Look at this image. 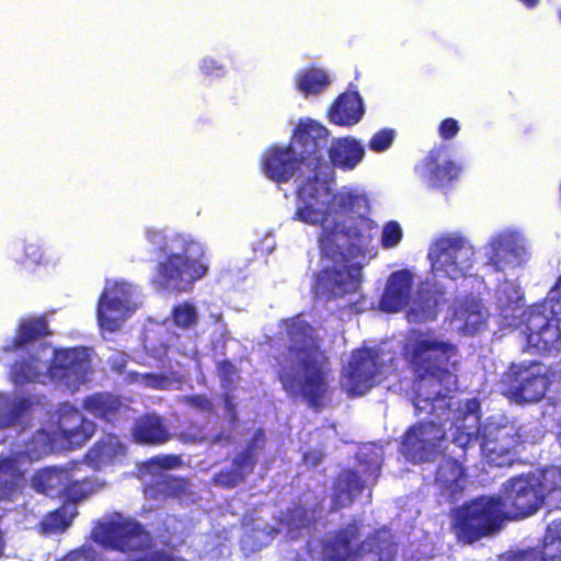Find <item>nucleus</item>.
Returning <instances> with one entry per match:
<instances>
[{"label": "nucleus", "instance_id": "bf43d9fd", "mask_svg": "<svg viewBox=\"0 0 561 561\" xmlns=\"http://www.w3.org/2000/svg\"><path fill=\"white\" fill-rule=\"evenodd\" d=\"M262 436H263V435H262V433H259V434L256 435V437H255V442L260 440Z\"/></svg>", "mask_w": 561, "mask_h": 561}, {"label": "nucleus", "instance_id": "c9c22d12", "mask_svg": "<svg viewBox=\"0 0 561 561\" xmlns=\"http://www.w3.org/2000/svg\"><path fill=\"white\" fill-rule=\"evenodd\" d=\"M46 333L47 328L43 318L26 319L20 324L19 333L15 337V343L18 346H22L26 342Z\"/></svg>", "mask_w": 561, "mask_h": 561}, {"label": "nucleus", "instance_id": "bb28decb", "mask_svg": "<svg viewBox=\"0 0 561 561\" xmlns=\"http://www.w3.org/2000/svg\"><path fill=\"white\" fill-rule=\"evenodd\" d=\"M465 476L461 466L451 459L444 460L436 473V483L440 491L454 499L465 486Z\"/></svg>", "mask_w": 561, "mask_h": 561}, {"label": "nucleus", "instance_id": "f3484780", "mask_svg": "<svg viewBox=\"0 0 561 561\" xmlns=\"http://www.w3.org/2000/svg\"><path fill=\"white\" fill-rule=\"evenodd\" d=\"M95 432L93 422L85 420L81 413L70 407L65 405L61 410L58 432L55 433L58 443H64V449L83 445Z\"/></svg>", "mask_w": 561, "mask_h": 561}, {"label": "nucleus", "instance_id": "a18cd8bd", "mask_svg": "<svg viewBox=\"0 0 561 561\" xmlns=\"http://www.w3.org/2000/svg\"><path fill=\"white\" fill-rule=\"evenodd\" d=\"M394 139V130L383 129L373 136L369 148L377 152L383 151L390 147Z\"/></svg>", "mask_w": 561, "mask_h": 561}, {"label": "nucleus", "instance_id": "e433bc0d", "mask_svg": "<svg viewBox=\"0 0 561 561\" xmlns=\"http://www.w3.org/2000/svg\"><path fill=\"white\" fill-rule=\"evenodd\" d=\"M20 408L14 398L0 393V428H7L15 423Z\"/></svg>", "mask_w": 561, "mask_h": 561}, {"label": "nucleus", "instance_id": "a211bd4d", "mask_svg": "<svg viewBox=\"0 0 561 561\" xmlns=\"http://www.w3.org/2000/svg\"><path fill=\"white\" fill-rule=\"evenodd\" d=\"M529 331L528 346L537 352H551L560 342V330L556 319L549 320L538 309H533L526 322Z\"/></svg>", "mask_w": 561, "mask_h": 561}, {"label": "nucleus", "instance_id": "c85d7f7f", "mask_svg": "<svg viewBox=\"0 0 561 561\" xmlns=\"http://www.w3.org/2000/svg\"><path fill=\"white\" fill-rule=\"evenodd\" d=\"M437 158V152H431L423 163L417 167L420 174L428 178L434 184H443L457 178L460 168L451 161L438 163Z\"/></svg>", "mask_w": 561, "mask_h": 561}, {"label": "nucleus", "instance_id": "3c124183", "mask_svg": "<svg viewBox=\"0 0 561 561\" xmlns=\"http://www.w3.org/2000/svg\"><path fill=\"white\" fill-rule=\"evenodd\" d=\"M64 561H89V557L84 552H72Z\"/></svg>", "mask_w": 561, "mask_h": 561}, {"label": "nucleus", "instance_id": "79ce46f5", "mask_svg": "<svg viewBox=\"0 0 561 561\" xmlns=\"http://www.w3.org/2000/svg\"><path fill=\"white\" fill-rule=\"evenodd\" d=\"M275 529L271 528L267 531L265 528L261 529L259 526L252 529L251 534H247L242 538V543L244 547H249L251 549H260L263 546L267 545V542L274 537Z\"/></svg>", "mask_w": 561, "mask_h": 561}, {"label": "nucleus", "instance_id": "412c9836", "mask_svg": "<svg viewBox=\"0 0 561 561\" xmlns=\"http://www.w3.org/2000/svg\"><path fill=\"white\" fill-rule=\"evenodd\" d=\"M437 285L438 283L431 277L426 278L424 288L411 300L408 307L407 318L409 322L422 323L436 319L439 300L436 295H428L425 291L430 287H437Z\"/></svg>", "mask_w": 561, "mask_h": 561}, {"label": "nucleus", "instance_id": "f704fd0d", "mask_svg": "<svg viewBox=\"0 0 561 561\" xmlns=\"http://www.w3.org/2000/svg\"><path fill=\"white\" fill-rule=\"evenodd\" d=\"M522 297L520 288L515 283L508 280L502 283L495 293L496 304L502 311L514 309V306L522 300Z\"/></svg>", "mask_w": 561, "mask_h": 561}, {"label": "nucleus", "instance_id": "6ab92c4d", "mask_svg": "<svg viewBox=\"0 0 561 561\" xmlns=\"http://www.w3.org/2000/svg\"><path fill=\"white\" fill-rule=\"evenodd\" d=\"M413 275L410 271L394 272L388 278L385 293L379 301V308L386 312H398L409 307Z\"/></svg>", "mask_w": 561, "mask_h": 561}, {"label": "nucleus", "instance_id": "37998d69", "mask_svg": "<svg viewBox=\"0 0 561 561\" xmlns=\"http://www.w3.org/2000/svg\"><path fill=\"white\" fill-rule=\"evenodd\" d=\"M402 239V229L396 221H389L385 225L381 232V244L383 248L390 249L399 244Z\"/></svg>", "mask_w": 561, "mask_h": 561}, {"label": "nucleus", "instance_id": "0eeeda50", "mask_svg": "<svg viewBox=\"0 0 561 561\" xmlns=\"http://www.w3.org/2000/svg\"><path fill=\"white\" fill-rule=\"evenodd\" d=\"M428 259L432 263V279L437 283L445 277L456 279L471 270L474 248L461 236L447 234L434 242Z\"/></svg>", "mask_w": 561, "mask_h": 561}, {"label": "nucleus", "instance_id": "473e14b6", "mask_svg": "<svg viewBox=\"0 0 561 561\" xmlns=\"http://www.w3.org/2000/svg\"><path fill=\"white\" fill-rule=\"evenodd\" d=\"M329 83L328 75L321 69L300 71L296 78V85L305 95L320 93Z\"/></svg>", "mask_w": 561, "mask_h": 561}, {"label": "nucleus", "instance_id": "f257e3e1", "mask_svg": "<svg viewBox=\"0 0 561 561\" xmlns=\"http://www.w3.org/2000/svg\"><path fill=\"white\" fill-rule=\"evenodd\" d=\"M313 169L302 163L294 144L271 147L262 157V170L268 179L287 182L297 172L304 178L294 218L320 228L318 244L322 260L328 261L316 291L341 297L357 290L363 265L376 255L371 244L376 225L366 217L368 201L363 194L347 187L333 194L328 179Z\"/></svg>", "mask_w": 561, "mask_h": 561}, {"label": "nucleus", "instance_id": "6e6552de", "mask_svg": "<svg viewBox=\"0 0 561 561\" xmlns=\"http://www.w3.org/2000/svg\"><path fill=\"white\" fill-rule=\"evenodd\" d=\"M141 306L136 286L125 280H107L98 305V321L103 330L114 332L123 327Z\"/></svg>", "mask_w": 561, "mask_h": 561}, {"label": "nucleus", "instance_id": "aec40b11", "mask_svg": "<svg viewBox=\"0 0 561 561\" xmlns=\"http://www.w3.org/2000/svg\"><path fill=\"white\" fill-rule=\"evenodd\" d=\"M485 317L486 310L482 304L476 298H470L455 306L450 323L455 330L463 334H474L484 325Z\"/></svg>", "mask_w": 561, "mask_h": 561}, {"label": "nucleus", "instance_id": "49530a36", "mask_svg": "<svg viewBox=\"0 0 561 561\" xmlns=\"http://www.w3.org/2000/svg\"><path fill=\"white\" fill-rule=\"evenodd\" d=\"M543 309H549L556 317L561 316V276L559 277L556 286L549 293L543 305Z\"/></svg>", "mask_w": 561, "mask_h": 561}, {"label": "nucleus", "instance_id": "8fccbe9b", "mask_svg": "<svg viewBox=\"0 0 561 561\" xmlns=\"http://www.w3.org/2000/svg\"><path fill=\"white\" fill-rule=\"evenodd\" d=\"M26 256L38 263L42 260L41 249L36 244H30L26 249Z\"/></svg>", "mask_w": 561, "mask_h": 561}, {"label": "nucleus", "instance_id": "4c0bfd02", "mask_svg": "<svg viewBox=\"0 0 561 561\" xmlns=\"http://www.w3.org/2000/svg\"><path fill=\"white\" fill-rule=\"evenodd\" d=\"M75 514L73 506H64L47 516L44 526L49 531H64L71 524Z\"/></svg>", "mask_w": 561, "mask_h": 561}, {"label": "nucleus", "instance_id": "6e6d98bb", "mask_svg": "<svg viewBox=\"0 0 561 561\" xmlns=\"http://www.w3.org/2000/svg\"><path fill=\"white\" fill-rule=\"evenodd\" d=\"M5 543L3 540L2 533L0 531V558L3 556Z\"/></svg>", "mask_w": 561, "mask_h": 561}, {"label": "nucleus", "instance_id": "1a4fd4ad", "mask_svg": "<svg viewBox=\"0 0 561 561\" xmlns=\"http://www.w3.org/2000/svg\"><path fill=\"white\" fill-rule=\"evenodd\" d=\"M65 444L45 431L37 432L25 449L14 451L9 457H0V500L11 499L22 483V465L25 459L38 460L54 450L64 449Z\"/></svg>", "mask_w": 561, "mask_h": 561}, {"label": "nucleus", "instance_id": "20e7f679", "mask_svg": "<svg viewBox=\"0 0 561 561\" xmlns=\"http://www.w3.org/2000/svg\"><path fill=\"white\" fill-rule=\"evenodd\" d=\"M286 325L289 346L280 363L279 379L290 396L302 397L314 404L327 391V358L308 323L297 318Z\"/></svg>", "mask_w": 561, "mask_h": 561}, {"label": "nucleus", "instance_id": "4d7b16f0", "mask_svg": "<svg viewBox=\"0 0 561 561\" xmlns=\"http://www.w3.org/2000/svg\"><path fill=\"white\" fill-rule=\"evenodd\" d=\"M524 2L527 7H534L537 4L538 0H520Z\"/></svg>", "mask_w": 561, "mask_h": 561}, {"label": "nucleus", "instance_id": "4468645a", "mask_svg": "<svg viewBox=\"0 0 561 561\" xmlns=\"http://www.w3.org/2000/svg\"><path fill=\"white\" fill-rule=\"evenodd\" d=\"M328 129L314 121H301L294 134L293 144L298 148L301 161L313 171L319 170L328 179L331 168L324 161L322 150L327 146Z\"/></svg>", "mask_w": 561, "mask_h": 561}, {"label": "nucleus", "instance_id": "5fc2aeb1", "mask_svg": "<svg viewBox=\"0 0 561 561\" xmlns=\"http://www.w3.org/2000/svg\"><path fill=\"white\" fill-rule=\"evenodd\" d=\"M304 458H305V461L307 463H311L312 466H316V465H318L320 462L321 455H318V454L317 455L316 454L314 455L306 454L304 456Z\"/></svg>", "mask_w": 561, "mask_h": 561}, {"label": "nucleus", "instance_id": "dca6fc26", "mask_svg": "<svg viewBox=\"0 0 561 561\" xmlns=\"http://www.w3.org/2000/svg\"><path fill=\"white\" fill-rule=\"evenodd\" d=\"M510 377H514L510 396L520 403L541 400L548 385L558 383V380L550 381L546 367L537 363L513 368ZM556 387L559 388L560 386L557 385Z\"/></svg>", "mask_w": 561, "mask_h": 561}, {"label": "nucleus", "instance_id": "7c9ffc66", "mask_svg": "<svg viewBox=\"0 0 561 561\" xmlns=\"http://www.w3.org/2000/svg\"><path fill=\"white\" fill-rule=\"evenodd\" d=\"M366 481L360 482L357 474L353 472L342 473L336 482L334 502L339 507H344L352 503L353 499L358 495Z\"/></svg>", "mask_w": 561, "mask_h": 561}, {"label": "nucleus", "instance_id": "864d4df0", "mask_svg": "<svg viewBox=\"0 0 561 561\" xmlns=\"http://www.w3.org/2000/svg\"><path fill=\"white\" fill-rule=\"evenodd\" d=\"M192 403L202 409H208L209 402L204 397H195L191 399Z\"/></svg>", "mask_w": 561, "mask_h": 561}, {"label": "nucleus", "instance_id": "c756f323", "mask_svg": "<svg viewBox=\"0 0 561 561\" xmlns=\"http://www.w3.org/2000/svg\"><path fill=\"white\" fill-rule=\"evenodd\" d=\"M124 454V445L115 435H105L87 455L89 465L99 468Z\"/></svg>", "mask_w": 561, "mask_h": 561}, {"label": "nucleus", "instance_id": "13d9d810", "mask_svg": "<svg viewBox=\"0 0 561 561\" xmlns=\"http://www.w3.org/2000/svg\"><path fill=\"white\" fill-rule=\"evenodd\" d=\"M376 472H377V469H374V472H373V481H375V480H376V478H377V473H376Z\"/></svg>", "mask_w": 561, "mask_h": 561}, {"label": "nucleus", "instance_id": "cd10ccee", "mask_svg": "<svg viewBox=\"0 0 561 561\" xmlns=\"http://www.w3.org/2000/svg\"><path fill=\"white\" fill-rule=\"evenodd\" d=\"M84 409L95 417L114 422L127 408L117 398L107 393H99L84 400Z\"/></svg>", "mask_w": 561, "mask_h": 561}, {"label": "nucleus", "instance_id": "2f4dec72", "mask_svg": "<svg viewBox=\"0 0 561 561\" xmlns=\"http://www.w3.org/2000/svg\"><path fill=\"white\" fill-rule=\"evenodd\" d=\"M255 460L253 458L252 451L248 450L244 455L239 456L233 462V470L230 472H220L215 481L217 484L222 486L232 488L238 485L247 474H249L253 467Z\"/></svg>", "mask_w": 561, "mask_h": 561}, {"label": "nucleus", "instance_id": "7ed1b4c3", "mask_svg": "<svg viewBox=\"0 0 561 561\" xmlns=\"http://www.w3.org/2000/svg\"><path fill=\"white\" fill-rule=\"evenodd\" d=\"M536 482L529 473L512 478L500 499L480 497L458 508L454 523L457 537L471 543L496 530L505 518H524L537 512L542 495Z\"/></svg>", "mask_w": 561, "mask_h": 561}, {"label": "nucleus", "instance_id": "423d86ee", "mask_svg": "<svg viewBox=\"0 0 561 561\" xmlns=\"http://www.w3.org/2000/svg\"><path fill=\"white\" fill-rule=\"evenodd\" d=\"M89 373L90 355L87 350L55 352L49 346H42L38 356H32L28 362L14 364L11 378L15 385L58 380L65 381L69 388H76L88 380Z\"/></svg>", "mask_w": 561, "mask_h": 561}, {"label": "nucleus", "instance_id": "2eb2a0df", "mask_svg": "<svg viewBox=\"0 0 561 561\" xmlns=\"http://www.w3.org/2000/svg\"><path fill=\"white\" fill-rule=\"evenodd\" d=\"M485 265L496 272L515 268L528 260L523 239L514 232L493 236L483 248Z\"/></svg>", "mask_w": 561, "mask_h": 561}, {"label": "nucleus", "instance_id": "b1692460", "mask_svg": "<svg viewBox=\"0 0 561 561\" xmlns=\"http://www.w3.org/2000/svg\"><path fill=\"white\" fill-rule=\"evenodd\" d=\"M329 152L334 165L351 170L362 161L365 150L355 139L341 138L332 144Z\"/></svg>", "mask_w": 561, "mask_h": 561}, {"label": "nucleus", "instance_id": "393cba45", "mask_svg": "<svg viewBox=\"0 0 561 561\" xmlns=\"http://www.w3.org/2000/svg\"><path fill=\"white\" fill-rule=\"evenodd\" d=\"M69 481L70 474L68 471L59 468H45L34 474L32 488L49 496H59Z\"/></svg>", "mask_w": 561, "mask_h": 561}, {"label": "nucleus", "instance_id": "58836bf2", "mask_svg": "<svg viewBox=\"0 0 561 561\" xmlns=\"http://www.w3.org/2000/svg\"><path fill=\"white\" fill-rule=\"evenodd\" d=\"M94 491L95 489L92 481H79L78 479L73 480L72 477L70 476V481L66 483V485L64 486V492L61 495H64L66 499L72 502H77L84 499Z\"/></svg>", "mask_w": 561, "mask_h": 561}, {"label": "nucleus", "instance_id": "09e8293b", "mask_svg": "<svg viewBox=\"0 0 561 561\" xmlns=\"http://www.w3.org/2000/svg\"><path fill=\"white\" fill-rule=\"evenodd\" d=\"M458 130V123L453 118H446L439 125V134L444 139L453 138L457 135Z\"/></svg>", "mask_w": 561, "mask_h": 561}, {"label": "nucleus", "instance_id": "f03ea898", "mask_svg": "<svg viewBox=\"0 0 561 561\" xmlns=\"http://www.w3.org/2000/svg\"><path fill=\"white\" fill-rule=\"evenodd\" d=\"M402 354L420 377L415 386V410L431 415L430 421L414 425L405 434L401 453L407 459L431 460L445 448L447 431L461 448L478 442L479 402L447 399L457 386L455 375L448 369L456 365L457 346L433 332L412 330L405 336Z\"/></svg>", "mask_w": 561, "mask_h": 561}, {"label": "nucleus", "instance_id": "4be33fe9", "mask_svg": "<svg viewBox=\"0 0 561 561\" xmlns=\"http://www.w3.org/2000/svg\"><path fill=\"white\" fill-rule=\"evenodd\" d=\"M515 561H561V519L548 525L540 556L535 550L523 551Z\"/></svg>", "mask_w": 561, "mask_h": 561}, {"label": "nucleus", "instance_id": "72a5a7b5", "mask_svg": "<svg viewBox=\"0 0 561 561\" xmlns=\"http://www.w3.org/2000/svg\"><path fill=\"white\" fill-rule=\"evenodd\" d=\"M537 480L536 488L542 495V501L553 492H561V468L549 467L537 473H529Z\"/></svg>", "mask_w": 561, "mask_h": 561}, {"label": "nucleus", "instance_id": "a19ab883", "mask_svg": "<svg viewBox=\"0 0 561 561\" xmlns=\"http://www.w3.org/2000/svg\"><path fill=\"white\" fill-rule=\"evenodd\" d=\"M310 518L307 517V512L301 508H296L289 517H287L286 522L280 523V529H277V533H282L286 529L287 535L290 538L296 537V530L300 528H305L309 525Z\"/></svg>", "mask_w": 561, "mask_h": 561}, {"label": "nucleus", "instance_id": "c03bdc74", "mask_svg": "<svg viewBox=\"0 0 561 561\" xmlns=\"http://www.w3.org/2000/svg\"><path fill=\"white\" fill-rule=\"evenodd\" d=\"M181 463V459L173 455H161L150 459L146 463V470L154 473L159 469H174Z\"/></svg>", "mask_w": 561, "mask_h": 561}, {"label": "nucleus", "instance_id": "f8f14e48", "mask_svg": "<svg viewBox=\"0 0 561 561\" xmlns=\"http://www.w3.org/2000/svg\"><path fill=\"white\" fill-rule=\"evenodd\" d=\"M92 537L105 548L119 551H139L149 543V535L135 520L119 514L99 523Z\"/></svg>", "mask_w": 561, "mask_h": 561}, {"label": "nucleus", "instance_id": "39448f33", "mask_svg": "<svg viewBox=\"0 0 561 561\" xmlns=\"http://www.w3.org/2000/svg\"><path fill=\"white\" fill-rule=\"evenodd\" d=\"M147 238L153 248L159 249V275L165 287L187 290L208 271L204 247L188 236L176 234L165 238L158 230H148Z\"/></svg>", "mask_w": 561, "mask_h": 561}, {"label": "nucleus", "instance_id": "de8ad7c7", "mask_svg": "<svg viewBox=\"0 0 561 561\" xmlns=\"http://www.w3.org/2000/svg\"><path fill=\"white\" fill-rule=\"evenodd\" d=\"M136 381L151 388H165L168 380L158 375H137Z\"/></svg>", "mask_w": 561, "mask_h": 561}, {"label": "nucleus", "instance_id": "ea45409f", "mask_svg": "<svg viewBox=\"0 0 561 561\" xmlns=\"http://www.w3.org/2000/svg\"><path fill=\"white\" fill-rule=\"evenodd\" d=\"M172 316L174 324L182 329L192 328L198 320L196 307L188 302H184L175 307Z\"/></svg>", "mask_w": 561, "mask_h": 561}, {"label": "nucleus", "instance_id": "9d476101", "mask_svg": "<svg viewBox=\"0 0 561 561\" xmlns=\"http://www.w3.org/2000/svg\"><path fill=\"white\" fill-rule=\"evenodd\" d=\"M358 526L348 525L346 528L330 535L323 542L322 557L324 561H392L393 548L383 541V547L373 548L371 539L355 546Z\"/></svg>", "mask_w": 561, "mask_h": 561}, {"label": "nucleus", "instance_id": "a878e982", "mask_svg": "<svg viewBox=\"0 0 561 561\" xmlns=\"http://www.w3.org/2000/svg\"><path fill=\"white\" fill-rule=\"evenodd\" d=\"M133 437L137 443L147 445L163 444L170 439L168 430L161 419L150 414L139 419L133 430Z\"/></svg>", "mask_w": 561, "mask_h": 561}, {"label": "nucleus", "instance_id": "5701e85b", "mask_svg": "<svg viewBox=\"0 0 561 561\" xmlns=\"http://www.w3.org/2000/svg\"><path fill=\"white\" fill-rule=\"evenodd\" d=\"M364 113L362 99L356 92L342 94L330 111L334 124L351 126L359 122Z\"/></svg>", "mask_w": 561, "mask_h": 561}, {"label": "nucleus", "instance_id": "ddd939ff", "mask_svg": "<svg viewBox=\"0 0 561 561\" xmlns=\"http://www.w3.org/2000/svg\"><path fill=\"white\" fill-rule=\"evenodd\" d=\"M519 442L535 443L524 432H517L513 425L490 421L483 426L480 448L489 463L504 467L513 463L514 449Z\"/></svg>", "mask_w": 561, "mask_h": 561}, {"label": "nucleus", "instance_id": "603ef678", "mask_svg": "<svg viewBox=\"0 0 561 561\" xmlns=\"http://www.w3.org/2000/svg\"><path fill=\"white\" fill-rule=\"evenodd\" d=\"M211 65V68H215V61L214 60H210V59H205L203 61V65H202V69L205 73L207 75H211L213 73V70L210 69V66ZM216 70L220 71L221 70V67H216Z\"/></svg>", "mask_w": 561, "mask_h": 561}, {"label": "nucleus", "instance_id": "9b49d317", "mask_svg": "<svg viewBox=\"0 0 561 561\" xmlns=\"http://www.w3.org/2000/svg\"><path fill=\"white\" fill-rule=\"evenodd\" d=\"M387 370L386 359L377 351L358 350L343 368L341 382L348 393L364 394L380 382Z\"/></svg>", "mask_w": 561, "mask_h": 561}]
</instances>
